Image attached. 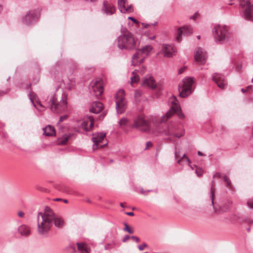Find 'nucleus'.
<instances>
[{
  "instance_id": "obj_1",
  "label": "nucleus",
  "mask_w": 253,
  "mask_h": 253,
  "mask_svg": "<svg viewBox=\"0 0 253 253\" xmlns=\"http://www.w3.org/2000/svg\"><path fill=\"white\" fill-rule=\"evenodd\" d=\"M49 212V207H46L43 212H40L37 216V231L40 235H46L50 230L52 224Z\"/></svg>"
},
{
  "instance_id": "obj_2",
  "label": "nucleus",
  "mask_w": 253,
  "mask_h": 253,
  "mask_svg": "<svg viewBox=\"0 0 253 253\" xmlns=\"http://www.w3.org/2000/svg\"><path fill=\"white\" fill-rule=\"evenodd\" d=\"M137 46V41L129 32L120 35L118 39V47L121 49L131 50Z\"/></svg>"
},
{
  "instance_id": "obj_3",
  "label": "nucleus",
  "mask_w": 253,
  "mask_h": 253,
  "mask_svg": "<svg viewBox=\"0 0 253 253\" xmlns=\"http://www.w3.org/2000/svg\"><path fill=\"white\" fill-rule=\"evenodd\" d=\"M159 133L164 136H173L180 138L184 135L183 127L176 124H169L163 129H160Z\"/></svg>"
},
{
  "instance_id": "obj_4",
  "label": "nucleus",
  "mask_w": 253,
  "mask_h": 253,
  "mask_svg": "<svg viewBox=\"0 0 253 253\" xmlns=\"http://www.w3.org/2000/svg\"><path fill=\"white\" fill-rule=\"evenodd\" d=\"M212 33L214 40L217 43H224L230 39L228 28L225 25H215L212 29Z\"/></svg>"
},
{
  "instance_id": "obj_5",
  "label": "nucleus",
  "mask_w": 253,
  "mask_h": 253,
  "mask_svg": "<svg viewBox=\"0 0 253 253\" xmlns=\"http://www.w3.org/2000/svg\"><path fill=\"white\" fill-rule=\"evenodd\" d=\"M153 49V47L150 45H146L140 49H137L132 57V65L136 66L142 64L145 59L150 54Z\"/></svg>"
},
{
  "instance_id": "obj_6",
  "label": "nucleus",
  "mask_w": 253,
  "mask_h": 253,
  "mask_svg": "<svg viewBox=\"0 0 253 253\" xmlns=\"http://www.w3.org/2000/svg\"><path fill=\"white\" fill-rule=\"evenodd\" d=\"M169 102L171 103V106L169 110L166 114L162 116L161 122H165L172 116L174 114H177L178 117L180 119L184 118V115L182 113L180 105L177 102L176 98L175 96H172L169 99Z\"/></svg>"
},
{
  "instance_id": "obj_7",
  "label": "nucleus",
  "mask_w": 253,
  "mask_h": 253,
  "mask_svg": "<svg viewBox=\"0 0 253 253\" xmlns=\"http://www.w3.org/2000/svg\"><path fill=\"white\" fill-rule=\"evenodd\" d=\"M194 83V78L187 77L184 78L179 86V96L186 97L192 93V86Z\"/></svg>"
},
{
  "instance_id": "obj_8",
  "label": "nucleus",
  "mask_w": 253,
  "mask_h": 253,
  "mask_svg": "<svg viewBox=\"0 0 253 253\" xmlns=\"http://www.w3.org/2000/svg\"><path fill=\"white\" fill-rule=\"evenodd\" d=\"M93 125V118L91 116L84 118L81 121L78 127H76L75 125H72L70 126L69 129H74L76 131L81 133H85L89 131L92 127Z\"/></svg>"
},
{
  "instance_id": "obj_9",
  "label": "nucleus",
  "mask_w": 253,
  "mask_h": 253,
  "mask_svg": "<svg viewBox=\"0 0 253 253\" xmlns=\"http://www.w3.org/2000/svg\"><path fill=\"white\" fill-rule=\"evenodd\" d=\"M116 109L118 114H123L126 109V101L125 97V91L119 90L116 95Z\"/></svg>"
},
{
  "instance_id": "obj_10",
  "label": "nucleus",
  "mask_w": 253,
  "mask_h": 253,
  "mask_svg": "<svg viewBox=\"0 0 253 253\" xmlns=\"http://www.w3.org/2000/svg\"><path fill=\"white\" fill-rule=\"evenodd\" d=\"M89 88L91 95L99 97L103 92V80L100 79L92 80L90 83Z\"/></svg>"
},
{
  "instance_id": "obj_11",
  "label": "nucleus",
  "mask_w": 253,
  "mask_h": 253,
  "mask_svg": "<svg viewBox=\"0 0 253 253\" xmlns=\"http://www.w3.org/2000/svg\"><path fill=\"white\" fill-rule=\"evenodd\" d=\"M132 127L136 128L142 132H149L151 128L150 123L143 117L138 116L134 120Z\"/></svg>"
},
{
  "instance_id": "obj_12",
  "label": "nucleus",
  "mask_w": 253,
  "mask_h": 253,
  "mask_svg": "<svg viewBox=\"0 0 253 253\" xmlns=\"http://www.w3.org/2000/svg\"><path fill=\"white\" fill-rule=\"evenodd\" d=\"M40 17V13L39 10L37 9L30 10L23 18V23L27 25L32 24L36 22Z\"/></svg>"
},
{
  "instance_id": "obj_13",
  "label": "nucleus",
  "mask_w": 253,
  "mask_h": 253,
  "mask_svg": "<svg viewBox=\"0 0 253 253\" xmlns=\"http://www.w3.org/2000/svg\"><path fill=\"white\" fill-rule=\"evenodd\" d=\"M105 137V133L97 132L93 134L92 140L93 142V149L94 150L99 148H102L107 145V143H102V142L104 140Z\"/></svg>"
},
{
  "instance_id": "obj_14",
  "label": "nucleus",
  "mask_w": 253,
  "mask_h": 253,
  "mask_svg": "<svg viewBox=\"0 0 253 253\" xmlns=\"http://www.w3.org/2000/svg\"><path fill=\"white\" fill-rule=\"evenodd\" d=\"M49 212L51 216L50 220L52 225L53 223L57 228H62L63 226V220L61 215L55 213L49 207Z\"/></svg>"
},
{
  "instance_id": "obj_15",
  "label": "nucleus",
  "mask_w": 253,
  "mask_h": 253,
  "mask_svg": "<svg viewBox=\"0 0 253 253\" xmlns=\"http://www.w3.org/2000/svg\"><path fill=\"white\" fill-rule=\"evenodd\" d=\"M192 28L190 26H184L178 28L177 30L175 40L178 42L182 40V35H189L192 33Z\"/></svg>"
},
{
  "instance_id": "obj_16",
  "label": "nucleus",
  "mask_w": 253,
  "mask_h": 253,
  "mask_svg": "<svg viewBox=\"0 0 253 253\" xmlns=\"http://www.w3.org/2000/svg\"><path fill=\"white\" fill-rule=\"evenodd\" d=\"M212 80L220 89H224L227 85L226 81L223 75L218 73H214L212 75Z\"/></svg>"
},
{
  "instance_id": "obj_17",
  "label": "nucleus",
  "mask_w": 253,
  "mask_h": 253,
  "mask_svg": "<svg viewBox=\"0 0 253 253\" xmlns=\"http://www.w3.org/2000/svg\"><path fill=\"white\" fill-rule=\"evenodd\" d=\"M207 59V53L201 47H197L195 49V59L198 63L203 64Z\"/></svg>"
},
{
  "instance_id": "obj_18",
  "label": "nucleus",
  "mask_w": 253,
  "mask_h": 253,
  "mask_svg": "<svg viewBox=\"0 0 253 253\" xmlns=\"http://www.w3.org/2000/svg\"><path fill=\"white\" fill-rule=\"evenodd\" d=\"M126 0H118V4L120 11L122 13H130L133 11V8L131 5L126 6Z\"/></svg>"
},
{
  "instance_id": "obj_19",
  "label": "nucleus",
  "mask_w": 253,
  "mask_h": 253,
  "mask_svg": "<svg viewBox=\"0 0 253 253\" xmlns=\"http://www.w3.org/2000/svg\"><path fill=\"white\" fill-rule=\"evenodd\" d=\"M116 8L113 4L108 3L107 1H104L102 11L107 15H111L115 13Z\"/></svg>"
},
{
  "instance_id": "obj_20",
  "label": "nucleus",
  "mask_w": 253,
  "mask_h": 253,
  "mask_svg": "<svg viewBox=\"0 0 253 253\" xmlns=\"http://www.w3.org/2000/svg\"><path fill=\"white\" fill-rule=\"evenodd\" d=\"M162 51L164 56L167 57H171L175 52L174 47L169 44H164Z\"/></svg>"
},
{
  "instance_id": "obj_21",
  "label": "nucleus",
  "mask_w": 253,
  "mask_h": 253,
  "mask_svg": "<svg viewBox=\"0 0 253 253\" xmlns=\"http://www.w3.org/2000/svg\"><path fill=\"white\" fill-rule=\"evenodd\" d=\"M146 71V68L142 66L140 69L135 70L132 72V76L130 77L131 84L137 83L139 81V74L143 75Z\"/></svg>"
},
{
  "instance_id": "obj_22",
  "label": "nucleus",
  "mask_w": 253,
  "mask_h": 253,
  "mask_svg": "<svg viewBox=\"0 0 253 253\" xmlns=\"http://www.w3.org/2000/svg\"><path fill=\"white\" fill-rule=\"evenodd\" d=\"M174 157L175 160L177 161V163L181 166H184V164L182 162V160L185 159L186 163L187 164L188 166H190L191 161L190 159L187 157L186 154H184L182 157H181L179 155V152L176 150L174 152Z\"/></svg>"
},
{
  "instance_id": "obj_23",
  "label": "nucleus",
  "mask_w": 253,
  "mask_h": 253,
  "mask_svg": "<svg viewBox=\"0 0 253 253\" xmlns=\"http://www.w3.org/2000/svg\"><path fill=\"white\" fill-rule=\"evenodd\" d=\"M103 104L99 101L93 102L90 108L89 111L95 114L100 113L103 109Z\"/></svg>"
},
{
  "instance_id": "obj_24",
  "label": "nucleus",
  "mask_w": 253,
  "mask_h": 253,
  "mask_svg": "<svg viewBox=\"0 0 253 253\" xmlns=\"http://www.w3.org/2000/svg\"><path fill=\"white\" fill-rule=\"evenodd\" d=\"M141 84L144 87H148L152 89H155L156 87V83L152 77H145Z\"/></svg>"
},
{
  "instance_id": "obj_25",
  "label": "nucleus",
  "mask_w": 253,
  "mask_h": 253,
  "mask_svg": "<svg viewBox=\"0 0 253 253\" xmlns=\"http://www.w3.org/2000/svg\"><path fill=\"white\" fill-rule=\"evenodd\" d=\"M50 109L52 112L59 113V105L57 103V100L54 96H52L49 101Z\"/></svg>"
},
{
  "instance_id": "obj_26",
  "label": "nucleus",
  "mask_w": 253,
  "mask_h": 253,
  "mask_svg": "<svg viewBox=\"0 0 253 253\" xmlns=\"http://www.w3.org/2000/svg\"><path fill=\"white\" fill-rule=\"evenodd\" d=\"M43 134L47 136H52L55 135V130L51 125H47L42 128Z\"/></svg>"
},
{
  "instance_id": "obj_27",
  "label": "nucleus",
  "mask_w": 253,
  "mask_h": 253,
  "mask_svg": "<svg viewBox=\"0 0 253 253\" xmlns=\"http://www.w3.org/2000/svg\"><path fill=\"white\" fill-rule=\"evenodd\" d=\"M18 231L21 235L24 236L29 235L31 233L30 228L25 224L20 225L18 228Z\"/></svg>"
},
{
  "instance_id": "obj_28",
  "label": "nucleus",
  "mask_w": 253,
  "mask_h": 253,
  "mask_svg": "<svg viewBox=\"0 0 253 253\" xmlns=\"http://www.w3.org/2000/svg\"><path fill=\"white\" fill-rule=\"evenodd\" d=\"M214 190H213L212 187L211 186V204L213 206V208L214 211V212L215 213H219V211L214 206V202H213V201H214Z\"/></svg>"
},
{
  "instance_id": "obj_29",
  "label": "nucleus",
  "mask_w": 253,
  "mask_h": 253,
  "mask_svg": "<svg viewBox=\"0 0 253 253\" xmlns=\"http://www.w3.org/2000/svg\"><path fill=\"white\" fill-rule=\"evenodd\" d=\"M128 123V120L126 118H123L119 122V125L123 127L126 126Z\"/></svg>"
},
{
  "instance_id": "obj_30",
  "label": "nucleus",
  "mask_w": 253,
  "mask_h": 253,
  "mask_svg": "<svg viewBox=\"0 0 253 253\" xmlns=\"http://www.w3.org/2000/svg\"><path fill=\"white\" fill-rule=\"evenodd\" d=\"M73 135V133L72 131L68 134H64V144L71 139Z\"/></svg>"
},
{
  "instance_id": "obj_31",
  "label": "nucleus",
  "mask_w": 253,
  "mask_h": 253,
  "mask_svg": "<svg viewBox=\"0 0 253 253\" xmlns=\"http://www.w3.org/2000/svg\"><path fill=\"white\" fill-rule=\"evenodd\" d=\"M75 82L73 79L70 80V83H68L66 87L69 89L71 90L75 85Z\"/></svg>"
},
{
  "instance_id": "obj_32",
  "label": "nucleus",
  "mask_w": 253,
  "mask_h": 253,
  "mask_svg": "<svg viewBox=\"0 0 253 253\" xmlns=\"http://www.w3.org/2000/svg\"><path fill=\"white\" fill-rule=\"evenodd\" d=\"M125 228L124 229V231L127 232L129 233L132 234L134 232V230L129 228V226L126 223H125Z\"/></svg>"
},
{
  "instance_id": "obj_33",
  "label": "nucleus",
  "mask_w": 253,
  "mask_h": 253,
  "mask_svg": "<svg viewBox=\"0 0 253 253\" xmlns=\"http://www.w3.org/2000/svg\"><path fill=\"white\" fill-rule=\"evenodd\" d=\"M223 180L226 183V186L227 187L229 186L231 183L230 180L228 176L226 175H224L222 177Z\"/></svg>"
},
{
  "instance_id": "obj_34",
  "label": "nucleus",
  "mask_w": 253,
  "mask_h": 253,
  "mask_svg": "<svg viewBox=\"0 0 253 253\" xmlns=\"http://www.w3.org/2000/svg\"><path fill=\"white\" fill-rule=\"evenodd\" d=\"M247 205L249 208L253 209V198L248 200Z\"/></svg>"
},
{
  "instance_id": "obj_35",
  "label": "nucleus",
  "mask_w": 253,
  "mask_h": 253,
  "mask_svg": "<svg viewBox=\"0 0 253 253\" xmlns=\"http://www.w3.org/2000/svg\"><path fill=\"white\" fill-rule=\"evenodd\" d=\"M150 191H151V190H149L147 191H144L142 188H141L140 190H137L138 192H139L141 194H142L143 195H147V193Z\"/></svg>"
},
{
  "instance_id": "obj_36",
  "label": "nucleus",
  "mask_w": 253,
  "mask_h": 253,
  "mask_svg": "<svg viewBox=\"0 0 253 253\" xmlns=\"http://www.w3.org/2000/svg\"><path fill=\"white\" fill-rule=\"evenodd\" d=\"M196 173L198 176H201L203 174V170L201 169H197L196 170Z\"/></svg>"
},
{
  "instance_id": "obj_37",
  "label": "nucleus",
  "mask_w": 253,
  "mask_h": 253,
  "mask_svg": "<svg viewBox=\"0 0 253 253\" xmlns=\"http://www.w3.org/2000/svg\"><path fill=\"white\" fill-rule=\"evenodd\" d=\"M246 92H251L253 90V85H249L246 88Z\"/></svg>"
},
{
  "instance_id": "obj_38",
  "label": "nucleus",
  "mask_w": 253,
  "mask_h": 253,
  "mask_svg": "<svg viewBox=\"0 0 253 253\" xmlns=\"http://www.w3.org/2000/svg\"><path fill=\"white\" fill-rule=\"evenodd\" d=\"M130 238H131V237H130L128 235H126L123 238V239H122V241L123 242H126Z\"/></svg>"
},
{
  "instance_id": "obj_39",
  "label": "nucleus",
  "mask_w": 253,
  "mask_h": 253,
  "mask_svg": "<svg viewBox=\"0 0 253 253\" xmlns=\"http://www.w3.org/2000/svg\"><path fill=\"white\" fill-rule=\"evenodd\" d=\"M17 214L19 217L23 218L24 217L25 213L22 211H19Z\"/></svg>"
},
{
  "instance_id": "obj_40",
  "label": "nucleus",
  "mask_w": 253,
  "mask_h": 253,
  "mask_svg": "<svg viewBox=\"0 0 253 253\" xmlns=\"http://www.w3.org/2000/svg\"><path fill=\"white\" fill-rule=\"evenodd\" d=\"M141 94V91L138 90H136L135 91V96L136 97H138L140 96Z\"/></svg>"
},
{
  "instance_id": "obj_41",
  "label": "nucleus",
  "mask_w": 253,
  "mask_h": 253,
  "mask_svg": "<svg viewBox=\"0 0 253 253\" xmlns=\"http://www.w3.org/2000/svg\"><path fill=\"white\" fill-rule=\"evenodd\" d=\"M222 174L219 172L216 173L214 175L213 177H218V178H222Z\"/></svg>"
},
{
  "instance_id": "obj_42",
  "label": "nucleus",
  "mask_w": 253,
  "mask_h": 253,
  "mask_svg": "<svg viewBox=\"0 0 253 253\" xmlns=\"http://www.w3.org/2000/svg\"><path fill=\"white\" fill-rule=\"evenodd\" d=\"M146 246V244H143L141 245H140L139 247H138V249H139V250L140 251H142L143 250L144 248Z\"/></svg>"
},
{
  "instance_id": "obj_43",
  "label": "nucleus",
  "mask_w": 253,
  "mask_h": 253,
  "mask_svg": "<svg viewBox=\"0 0 253 253\" xmlns=\"http://www.w3.org/2000/svg\"><path fill=\"white\" fill-rule=\"evenodd\" d=\"M131 238L135 241L136 242H138L139 241V239L137 236H131Z\"/></svg>"
},
{
  "instance_id": "obj_44",
  "label": "nucleus",
  "mask_w": 253,
  "mask_h": 253,
  "mask_svg": "<svg viewBox=\"0 0 253 253\" xmlns=\"http://www.w3.org/2000/svg\"><path fill=\"white\" fill-rule=\"evenodd\" d=\"M128 18L132 21L134 23H137L138 22L137 20L132 17H129Z\"/></svg>"
},
{
  "instance_id": "obj_45",
  "label": "nucleus",
  "mask_w": 253,
  "mask_h": 253,
  "mask_svg": "<svg viewBox=\"0 0 253 253\" xmlns=\"http://www.w3.org/2000/svg\"><path fill=\"white\" fill-rule=\"evenodd\" d=\"M110 246H111L110 244H106L104 247L105 250H107L110 249L111 248H112L111 247H110Z\"/></svg>"
},
{
  "instance_id": "obj_46",
  "label": "nucleus",
  "mask_w": 253,
  "mask_h": 253,
  "mask_svg": "<svg viewBox=\"0 0 253 253\" xmlns=\"http://www.w3.org/2000/svg\"><path fill=\"white\" fill-rule=\"evenodd\" d=\"M152 145V143L150 141L147 142L146 143V149L148 148L149 147H151Z\"/></svg>"
},
{
  "instance_id": "obj_47",
  "label": "nucleus",
  "mask_w": 253,
  "mask_h": 253,
  "mask_svg": "<svg viewBox=\"0 0 253 253\" xmlns=\"http://www.w3.org/2000/svg\"><path fill=\"white\" fill-rule=\"evenodd\" d=\"M167 140L169 142L174 143V140L172 139V138L171 137H169L167 138Z\"/></svg>"
},
{
  "instance_id": "obj_48",
  "label": "nucleus",
  "mask_w": 253,
  "mask_h": 253,
  "mask_svg": "<svg viewBox=\"0 0 253 253\" xmlns=\"http://www.w3.org/2000/svg\"><path fill=\"white\" fill-rule=\"evenodd\" d=\"M58 144L62 145L63 144V138H60L58 140Z\"/></svg>"
},
{
  "instance_id": "obj_49",
  "label": "nucleus",
  "mask_w": 253,
  "mask_h": 253,
  "mask_svg": "<svg viewBox=\"0 0 253 253\" xmlns=\"http://www.w3.org/2000/svg\"><path fill=\"white\" fill-rule=\"evenodd\" d=\"M126 214L129 216H133L134 215V213L133 212H126Z\"/></svg>"
},
{
  "instance_id": "obj_50",
  "label": "nucleus",
  "mask_w": 253,
  "mask_h": 253,
  "mask_svg": "<svg viewBox=\"0 0 253 253\" xmlns=\"http://www.w3.org/2000/svg\"><path fill=\"white\" fill-rule=\"evenodd\" d=\"M53 201H56V202H58V201H63V199L62 198H55V199H53Z\"/></svg>"
},
{
  "instance_id": "obj_51",
  "label": "nucleus",
  "mask_w": 253,
  "mask_h": 253,
  "mask_svg": "<svg viewBox=\"0 0 253 253\" xmlns=\"http://www.w3.org/2000/svg\"><path fill=\"white\" fill-rule=\"evenodd\" d=\"M184 71V68H181V69L179 70V74H181V73H183Z\"/></svg>"
},
{
  "instance_id": "obj_52",
  "label": "nucleus",
  "mask_w": 253,
  "mask_h": 253,
  "mask_svg": "<svg viewBox=\"0 0 253 253\" xmlns=\"http://www.w3.org/2000/svg\"><path fill=\"white\" fill-rule=\"evenodd\" d=\"M197 154L199 156H204V155L201 151H198Z\"/></svg>"
},
{
  "instance_id": "obj_53",
  "label": "nucleus",
  "mask_w": 253,
  "mask_h": 253,
  "mask_svg": "<svg viewBox=\"0 0 253 253\" xmlns=\"http://www.w3.org/2000/svg\"><path fill=\"white\" fill-rule=\"evenodd\" d=\"M143 25H144V27L145 28H147V27H148V26H150V24H143Z\"/></svg>"
},
{
  "instance_id": "obj_54",
  "label": "nucleus",
  "mask_w": 253,
  "mask_h": 253,
  "mask_svg": "<svg viewBox=\"0 0 253 253\" xmlns=\"http://www.w3.org/2000/svg\"><path fill=\"white\" fill-rule=\"evenodd\" d=\"M197 15V13H195V15H193V16L191 17V18H193V19H196V18Z\"/></svg>"
},
{
  "instance_id": "obj_55",
  "label": "nucleus",
  "mask_w": 253,
  "mask_h": 253,
  "mask_svg": "<svg viewBox=\"0 0 253 253\" xmlns=\"http://www.w3.org/2000/svg\"><path fill=\"white\" fill-rule=\"evenodd\" d=\"M182 163L184 164V165H187V164H186V163L185 159H184V160H182Z\"/></svg>"
},
{
  "instance_id": "obj_56",
  "label": "nucleus",
  "mask_w": 253,
  "mask_h": 253,
  "mask_svg": "<svg viewBox=\"0 0 253 253\" xmlns=\"http://www.w3.org/2000/svg\"><path fill=\"white\" fill-rule=\"evenodd\" d=\"M63 116H61V117H60L59 122H62V120H63Z\"/></svg>"
},
{
  "instance_id": "obj_57",
  "label": "nucleus",
  "mask_w": 253,
  "mask_h": 253,
  "mask_svg": "<svg viewBox=\"0 0 253 253\" xmlns=\"http://www.w3.org/2000/svg\"><path fill=\"white\" fill-rule=\"evenodd\" d=\"M241 91H242V92H246V89H244V88H242V89H241Z\"/></svg>"
},
{
  "instance_id": "obj_58",
  "label": "nucleus",
  "mask_w": 253,
  "mask_h": 253,
  "mask_svg": "<svg viewBox=\"0 0 253 253\" xmlns=\"http://www.w3.org/2000/svg\"><path fill=\"white\" fill-rule=\"evenodd\" d=\"M248 222L249 223H253V220H249L248 221Z\"/></svg>"
},
{
  "instance_id": "obj_59",
  "label": "nucleus",
  "mask_w": 253,
  "mask_h": 253,
  "mask_svg": "<svg viewBox=\"0 0 253 253\" xmlns=\"http://www.w3.org/2000/svg\"><path fill=\"white\" fill-rule=\"evenodd\" d=\"M155 38V36H153V37L150 38L149 39L150 40H154Z\"/></svg>"
},
{
  "instance_id": "obj_60",
  "label": "nucleus",
  "mask_w": 253,
  "mask_h": 253,
  "mask_svg": "<svg viewBox=\"0 0 253 253\" xmlns=\"http://www.w3.org/2000/svg\"><path fill=\"white\" fill-rule=\"evenodd\" d=\"M156 24H157V22H155L153 24H151V25L155 26V25H156Z\"/></svg>"
},
{
  "instance_id": "obj_61",
  "label": "nucleus",
  "mask_w": 253,
  "mask_h": 253,
  "mask_svg": "<svg viewBox=\"0 0 253 253\" xmlns=\"http://www.w3.org/2000/svg\"><path fill=\"white\" fill-rule=\"evenodd\" d=\"M67 117H68V116H67V115H64V120H65V119L67 118Z\"/></svg>"
},
{
  "instance_id": "obj_62",
  "label": "nucleus",
  "mask_w": 253,
  "mask_h": 253,
  "mask_svg": "<svg viewBox=\"0 0 253 253\" xmlns=\"http://www.w3.org/2000/svg\"><path fill=\"white\" fill-rule=\"evenodd\" d=\"M64 106L66 105L67 106V102L65 101V100H64Z\"/></svg>"
},
{
  "instance_id": "obj_63",
  "label": "nucleus",
  "mask_w": 253,
  "mask_h": 253,
  "mask_svg": "<svg viewBox=\"0 0 253 253\" xmlns=\"http://www.w3.org/2000/svg\"><path fill=\"white\" fill-rule=\"evenodd\" d=\"M120 206H121V207H123V208L124 207V205H123V203H121V204H120Z\"/></svg>"
},
{
  "instance_id": "obj_64",
  "label": "nucleus",
  "mask_w": 253,
  "mask_h": 253,
  "mask_svg": "<svg viewBox=\"0 0 253 253\" xmlns=\"http://www.w3.org/2000/svg\"><path fill=\"white\" fill-rule=\"evenodd\" d=\"M68 201L67 200L64 199V203H67Z\"/></svg>"
}]
</instances>
